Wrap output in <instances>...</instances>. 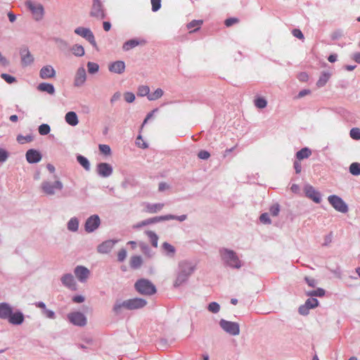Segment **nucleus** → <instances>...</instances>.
I'll return each instance as SVG.
<instances>
[{"mask_svg": "<svg viewBox=\"0 0 360 360\" xmlns=\"http://www.w3.org/2000/svg\"><path fill=\"white\" fill-rule=\"evenodd\" d=\"M267 102L262 97H258L255 100V105L258 108H264L266 106Z\"/></svg>", "mask_w": 360, "mask_h": 360, "instance_id": "42", "label": "nucleus"}, {"mask_svg": "<svg viewBox=\"0 0 360 360\" xmlns=\"http://www.w3.org/2000/svg\"><path fill=\"white\" fill-rule=\"evenodd\" d=\"M72 51L77 56H82L84 55V49L81 45H75L72 48Z\"/></svg>", "mask_w": 360, "mask_h": 360, "instance_id": "35", "label": "nucleus"}, {"mask_svg": "<svg viewBox=\"0 0 360 360\" xmlns=\"http://www.w3.org/2000/svg\"><path fill=\"white\" fill-rule=\"evenodd\" d=\"M99 150L102 153L105 155H110L111 152L110 146L105 144H100Z\"/></svg>", "mask_w": 360, "mask_h": 360, "instance_id": "49", "label": "nucleus"}, {"mask_svg": "<svg viewBox=\"0 0 360 360\" xmlns=\"http://www.w3.org/2000/svg\"><path fill=\"white\" fill-rule=\"evenodd\" d=\"M12 312V308L7 303L0 304V319H8Z\"/></svg>", "mask_w": 360, "mask_h": 360, "instance_id": "23", "label": "nucleus"}, {"mask_svg": "<svg viewBox=\"0 0 360 360\" xmlns=\"http://www.w3.org/2000/svg\"><path fill=\"white\" fill-rule=\"evenodd\" d=\"M304 192L306 196L312 200L316 203H319L321 202L320 193L316 191L313 186L309 185L307 186L304 188Z\"/></svg>", "mask_w": 360, "mask_h": 360, "instance_id": "13", "label": "nucleus"}, {"mask_svg": "<svg viewBox=\"0 0 360 360\" xmlns=\"http://www.w3.org/2000/svg\"><path fill=\"white\" fill-rule=\"evenodd\" d=\"M330 204L337 211L340 212L342 213H345L348 210L347 205L345 202L338 196L337 195H330L328 198Z\"/></svg>", "mask_w": 360, "mask_h": 360, "instance_id": "6", "label": "nucleus"}, {"mask_svg": "<svg viewBox=\"0 0 360 360\" xmlns=\"http://www.w3.org/2000/svg\"><path fill=\"white\" fill-rule=\"evenodd\" d=\"M51 131L50 127L47 124H42L39 127V133L41 135H46Z\"/></svg>", "mask_w": 360, "mask_h": 360, "instance_id": "44", "label": "nucleus"}, {"mask_svg": "<svg viewBox=\"0 0 360 360\" xmlns=\"http://www.w3.org/2000/svg\"><path fill=\"white\" fill-rule=\"evenodd\" d=\"M269 212L271 215H272L273 217L277 216L280 212L279 205L278 204L272 205L270 207Z\"/></svg>", "mask_w": 360, "mask_h": 360, "instance_id": "50", "label": "nucleus"}, {"mask_svg": "<svg viewBox=\"0 0 360 360\" xmlns=\"http://www.w3.org/2000/svg\"><path fill=\"white\" fill-rule=\"evenodd\" d=\"M61 281L65 286L75 288V283L72 275L65 274L62 277Z\"/></svg>", "mask_w": 360, "mask_h": 360, "instance_id": "26", "label": "nucleus"}, {"mask_svg": "<svg viewBox=\"0 0 360 360\" xmlns=\"http://www.w3.org/2000/svg\"><path fill=\"white\" fill-rule=\"evenodd\" d=\"M292 33L294 37H295L300 39H304V35H303L302 32H301V30L299 29H294L292 30Z\"/></svg>", "mask_w": 360, "mask_h": 360, "instance_id": "60", "label": "nucleus"}, {"mask_svg": "<svg viewBox=\"0 0 360 360\" xmlns=\"http://www.w3.org/2000/svg\"><path fill=\"white\" fill-rule=\"evenodd\" d=\"M136 290L143 295H151L155 293V285L148 280L141 278L135 283Z\"/></svg>", "mask_w": 360, "mask_h": 360, "instance_id": "3", "label": "nucleus"}, {"mask_svg": "<svg viewBox=\"0 0 360 360\" xmlns=\"http://www.w3.org/2000/svg\"><path fill=\"white\" fill-rule=\"evenodd\" d=\"M350 136L355 140L360 139V129L359 128H352L350 130Z\"/></svg>", "mask_w": 360, "mask_h": 360, "instance_id": "46", "label": "nucleus"}, {"mask_svg": "<svg viewBox=\"0 0 360 360\" xmlns=\"http://www.w3.org/2000/svg\"><path fill=\"white\" fill-rule=\"evenodd\" d=\"M147 235L149 237L153 246H154L155 248H157L158 247V236L153 231H148Z\"/></svg>", "mask_w": 360, "mask_h": 360, "instance_id": "41", "label": "nucleus"}, {"mask_svg": "<svg viewBox=\"0 0 360 360\" xmlns=\"http://www.w3.org/2000/svg\"><path fill=\"white\" fill-rule=\"evenodd\" d=\"M109 70L111 72L122 74L124 72L125 70V64L122 60L115 61L109 65Z\"/></svg>", "mask_w": 360, "mask_h": 360, "instance_id": "19", "label": "nucleus"}, {"mask_svg": "<svg viewBox=\"0 0 360 360\" xmlns=\"http://www.w3.org/2000/svg\"><path fill=\"white\" fill-rule=\"evenodd\" d=\"M145 43H146V41L144 40L139 41L136 39H131V40L127 41L126 43H124V44L123 45V49L125 51H128L131 49L134 48L135 46H136L139 44H145Z\"/></svg>", "mask_w": 360, "mask_h": 360, "instance_id": "28", "label": "nucleus"}, {"mask_svg": "<svg viewBox=\"0 0 360 360\" xmlns=\"http://www.w3.org/2000/svg\"><path fill=\"white\" fill-rule=\"evenodd\" d=\"M219 304L215 302H211L208 306V309L212 313H217L219 311Z\"/></svg>", "mask_w": 360, "mask_h": 360, "instance_id": "48", "label": "nucleus"}, {"mask_svg": "<svg viewBox=\"0 0 360 360\" xmlns=\"http://www.w3.org/2000/svg\"><path fill=\"white\" fill-rule=\"evenodd\" d=\"M349 172L352 174L357 176L360 174V163L353 162L349 166Z\"/></svg>", "mask_w": 360, "mask_h": 360, "instance_id": "34", "label": "nucleus"}, {"mask_svg": "<svg viewBox=\"0 0 360 360\" xmlns=\"http://www.w3.org/2000/svg\"><path fill=\"white\" fill-rule=\"evenodd\" d=\"M330 77V74L328 72H323L319 77V80L316 82V86L318 87L323 86L329 80Z\"/></svg>", "mask_w": 360, "mask_h": 360, "instance_id": "31", "label": "nucleus"}, {"mask_svg": "<svg viewBox=\"0 0 360 360\" xmlns=\"http://www.w3.org/2000/svg\"><path fill=\"white\" fill-rule=\"evenodd\" d=\"M304 279H305L307 283L309 285V286L313 287V288L316 286V280L314 279L313 278L305 277Z\"/></svg>", "mask_w": 360, "mask_h": 360, "instance_id": "62", "label": "nucleus"}, {"mask_svg": "<svg viewBox=\"0 0 360 360\" xmlns=\"http://www.w3.org/2000/svg\"><path fill=\"white\" fill-rule=\"evenodd\" d=\"M33 140V136L32 135H18L17 136V141L20 144H24L25 143L31 142Z\"/></svg>", "mask_w": 360, "mask_h": 360, "instance_id": "37", "label": "nucleus"}, {"mask_svg": "<svg viewBox=\"0 0 360 360\" xmlns=\"http://www.w3.org/2000/svg\"><path fill=\"white\" fill-rule=\"evenodd\" d=\"M75 274L79 281H84L89 277V271L84 266H79L75 268Z\"/></svg>", "mask_w": 360, "mask_h": 360, "instance_id": "20", "label": "nucleus"}, {"mask_svg": "<svg viewBox=\"0 0 360 360\" xmlns=\"http://www.w3.org/2000/svg\"><path fill=\"white\" fill-rule=\"evenodd\" d=\"M116 243L117 241L113 240H106L98 246V252L101 254L108 253L112 250Z\"/></svg>", "mask_w": 360, "mask_h": 360, "instance_id": "17", "label": "nucleus"}, {"mask_svg": "<svg viewBox=\"0 0 360 360\" xmlns=\"http://www.w3.org/2000/svg\"><path fill=\"white\" fill-rule=\"evenodd\" d=\"M142 258L140 256H132L130 259V266L132 269H138L139 268L142 264Z\"/></svg>", "mask_w": 360, "mask_h": 360, "instance_id": "30", "label": "nucleus"}, {"mask_svg": "<svg viewBox=\"0 0 360 360\" xmlns=\"http://www.w3.org/2000/svg\"><path fill=\"white\" fill-rule=\"evenodd\" d=\"M260 221L263 224H270L271 220L269 217V214L267 213H264L261 214L259 217Z\"/></svg>", "mask_w": 360, "mask_h": 360, "instance_id": "58", "label": "nucleus"}, {"mask_svg": "<svg viewBox=\"0 0 360 360\" xmlns=\"http://www.w3.org/2000/svg\"><path fill=\"white\" fill-rule=\"evenodd\" d=\"M153 11H158L161 7V0H150Z\"/></svg>", "mask_w": 360, "mask_h": 360, "instance_id": "53", "label": "nucleus"}, {"mask_svg": "<svg viewBox=\"0 0 360 360\" xmlns=\"http://www.w3.org/2000/svg\"><path fill=\"white\" fill-rule=\"evenodd\" d=\"M8 319L11 324L20 325L24 321V316L20 311H16L15 313L11 312Z\"/></svg>", "mask_w": 360, "mask_h": 360, "instance_id": "21", "label": "nucleus"}, {"mask_svg": "<svg viewBox=\"0 0 360 360\" xmlns=\"http://www.w3.org/2000/svg\"><path fill=\"white\" fill-rule=\"evenodd\" d=\"M136 144L141 148H146L148 147L147 144L143 141L142 137L139 136L136 141Z\"/></svg>", "mask_w": 360, "mask_h": 360, "instance_id": "56", "label": "nucleus"}, {"mask_svg": "<svg viewBox=\"0 0 360 360\" xmlns=\"http://www.w3.org/2000/svg\"><path fill=\"white\" fill-rule=\"evenodd\" d=\"M72 300H73L74 302L81 303V302H83L84 301V297H82V295H77V296H75L72 298Z\"/></svg>", "mask_w": 360, "mask_h": 360, "instance_id": "63", "label": "nucleus"}, {"mask_svg": "<svg viewBox=\"0 0 360 360\" xmlns=\"http://www.w3.org/2000/svg\"><path fill=\"white\" fill-rule=\"evenodd\" d=\"M75 33L85 38L91 44L96 47V41L93 32L89 28L79 27L75 30Z\"/></svg>", "mask_w": 360, "mask_h": 360, "instance_id": "8", "label": "nucleus"}, {"mask_svg": "<svg viewBox=\"0 0 360 360\" xmlns=\"http://www.w3.org/2000/svg\"><path fill=\"white\" fill-rule=\"evenodd\" d=\"M239 22V19L237 18H230L226 19L224 21V24L226 27H231L234 24H236Z\"/></svg>", "mask_w": 360, "mask_h": 360, "instance_id": "52", "label": "nucleus"}, {"mask_svg": "<svg viewBox=\"0 0 360 360\" xmlns=\"http://www.w3.org/2000/svg\"><path fill=\"white\" fill-rule=\"evenodd\" d=\"M97 172L103 177H108L112 174V168L109 164L102 162L98 165Z\"/></svg>", "mask_w": 360, "mask_h": 360, "instance_id": "14", "label": "nucleus"}, {"mask_svg": "<svg viewBox=\"0 0 360 360\" xmlns=\"http://www.w3.org/2000/svg\"><path fill=\"white\" fill-rule=\"evenodd\" d=\"M352 59L357 63H360V52L353 54Z\"/></svg>", "mask_w": 360, "mask_h": 360, "instance_id": "64", "label": "nucleus"}, {"mask_svg": "<svg viewBox=\"0 0 360 360\" xmlns=\"http://www.w3.org/2000/svg\"><path fill=\"white\" fill-rule=\"evenodd\" d=\"M162 249L169 255L173 256L175 253L174 247L167 242L162 244Z\"/></svg>", "mask_w": 360, "mask_h": 360, "instance_id": "33", "label": "nucleus"}, {"mask_svg": "<svg viewBox=\"0 0 360 360\" xmlns=\"http://www.w3.org/2000/svg\"><path fill=\"white\" fill-rule=\"evenodd\" d=\"M7 158L8 153L4 149H0V162H5Z\"/></svg>", "mask_w": 360, "mask_h": 360, "instance_id": "61", "label": "nucleus"}, {"mask_svg": "<svg viewBox=\"0 0 360 360\" xmlns=\"http://www.w3.org/2000/svg\"><path fill=\"white\" fill-rule=\"evenodd\" d=\"M311 155V151L308 148H303L296 153V158L299 160L309 158Z\"/></svg>", "mask_w": 360, "mask_h": 360, "instance_id": "29", "label": "nucleus"}, {"mask_svg": "<svg viewBox=\"0 0 360 360\" xmlns=\"http://www.w3.org/2000/svg\"><path fill=\"white\" fill-rule=\"evenodd\" d=\"M202 24V20H193L187 25V28L191 30V32L199 30Z\"/></svg>", "mask_w": 360, "mask_h": 360, "instance_id": "32", "label": "nucleus"}, {"mask_svg": "<svg viewBox=\"0 0 360 360\" xmlns=\"http://www.w3.org/2000/svg\"><path fill=\"white\" fill-rule=\"evenodd\" d=\"M210 153L206 150H200L198 154V157L202 160H207L210 158Z\"/></svg>", "mask_w": 360, "mask_h": 360, "instance_id": "57", "label": "nucleus"}, {"mask_svg": "<svg viewBox=\"0 0 360 360\" xmlns=\"http://www.w3.org/2000/svg\"><path fill=\"white\" fill-rule=\"evenodd\" d=\"M77 161L86 170L89 169L90 165L89 160L85 157L82 155L77 156Z\"/></svg>", "mask_w": 360, "mask_h": 360, "instance_id": "38", "label": "nucleus"}, {"mask_svg": "<svg viewBox=\"0 0 360 360\" xmlns=\"http://www.w3.org/2000/svg\"><path fill=\"white\" fill-rule=\"evenodd\" d=\"M26 5L31 11L36 20H40L43 18L44 11V7L41 4H34L31 1H28L26 2Z\"/></svg>", "mask_w": 360, "mask_h": 360, "instance_id": "7", "label": "nucleus"}, {"mask_svg": "<svg viewBox=\"0 0 360 360\" xmlns=\"http://www.w3.org/2000/svg\"><path fill=\"white\" fill-rule=\"evenodd\" d=\"M1 77L8 84H12L15 81V78L14 77L6 73L1 74Z\"/></svg>", "mask_w": 360, "mask_h": 360, "instance_id": "54", "label": "nucleus"}, {"mask_svg": "<svg viewBox=\"0 0 360 360\" xmlns=\"http://www.w3.org/2000/svg\"><path fill=\"white\" fill-rule=\"evenodd\" d=\"M68 318L75 326H84L86 324V318L79 311L70 313L68 315Z\"/></svg>", "mask_w": 360, "mask_h": 360, "instance_id": "9", "label": "nucleus"}, {"mask_svg": "<svg viewBox=\"0 0 360 360\" xmlns=\"http://www.w3.org/2000/svg\"><path fill=\"white\" fill-rule=\"evenodd\" d=\"M89 15L92 18L102 20L105 17V12L101 0H93Z\"/></svg>", "mask_w": 360, "mask_h": 360, "instance_id": "5", "label": "nucleus"}, {"mask_svg": "<svg viewBox=\"0 0 360 360\" xmlns=\"http://www.w3.org/2000/svg\"><path fill=\"white\" fill-rule=\"evenodd\" d=\"M65 118L66 122L71 126H76L79 122L77 114L72 111L68 112Z\"/></svg>", "mask_w": 360, "mask_h": 360, "instance_id": "25", "label": "nucleus"}, {"mask_svg": "<svg viewBox=\"0 0 360 360\" xmlns=\"http://www.w3.org/2000/svg\"><path fill=\"white\" fill-rule=\"evenodd\" d=\"M220 326L227 333L232 335H237L239 334L240 329L237 323L221 320L220 321Z\"/></svg>", "mask_w": 360, "mask_h": 360, "instance_id": "10", "label": "nucleus"}, {"mask_svg": "<svg viewBox=\"0 0 360 360\" xmlns=\"http://www.w3.org/2000/svg\"><path fill=\"white\" fill-rule=\"evenodd\" d=\"M37 89L40 91H45L49 93V94H53L55 92L53 86L49 83H41L37 86Z\"/></svg>", "mask_w": 360, "mask_h": 360, "instance_id": "27", "label": "nucleus"}, {"mask_svg": "<svg viewBox=\"0 0 360 360\" xmlns=\"http://www.w3.org/2000/svg\"><path fill=\"white\" fill-rule=\"evenodd\" d=\"M179 268L180 271L178 273L176 279L174 282L175 286H179L185 282L194 270L191 264L186 262H181L179 264Z\"/></svg>", "mask_w": 360, "mask_h": 360, "instance_id": "2", "label": "nucleus"}, {"mask_svg": "<svg viewBox=\"0 0 360 360\" xmlns=\"http://www.w3.org/2000/svg\"><path fill=\"white\" fill-rule=\"evenodd\" d=\"M39 76L43 79L53 78L56 76V71L51 65H46L40 70Z\"/></svg>", "mask_w": 360, "mask_h": 360, "instance_id": "16", "label": "nucleus"}, {"mask_svg": "<svg viewBox=\"0 0 360 360\" xmlns=\"http://www.w3.org/2000/svg\"><path fill=\"white\" fill-rule=\"evenodd\" d=\"M220 254L222 259L228 263L229 265L236 268L240 266V260L233 250L222 249L220 250Z\"/></svg>", "mask_w": 360, "mask_h": 360, "instance_id": "4", "label": "nucleus"}, {"mask_svg": "<svg viewBox=\"0 0 360 360\" xmlns=\"http://www.w3.org/2000/svg\"><path fill=\"white\" fill-rule=\"evenodd\" d=\"M124 99L128 103H132L135 100V96L133 93L127 92L124 95Z\"/></svg>", "mask_w": 360, "mask_h": 360, "instance_id": "55", "label": "nucleus"}, {"mask_svg": "<svg viewBox=\"0 0 360 360\" xmlns=\"http://www.w3.org/2000/svg\"><path fill=\"white\" fill-rule=\"evenodd\" d=\"M63 187V184L60 181H56L53 185L47 181H44L41 184L43 191L47 195H53L54 194V188L62 190Z\"/></svg>", "mask_w": 360, "mask_h": 360, "instance_id": "11", "label": "nucleus"}, {"mask_svg": "<svg viewBox=\"0 0 360 360\" xmlns=\"http://www.w3.org/2000/svg\"><path fill=\"white\" fill-rule=\"evenodd\" d=\"M41 159V153L34 149H30L26 153V160L29 163L39 162Z\"/></svg>", "mask_w": 360, "mask_h": 360, "instance_id": "15", "label": "nucleus"}, {"mask_svg": "<svg viewBox=\"0 0 360 360\" xmlns=\"http://www.w3.org/2000/svg\"><path fill=\"white\" fill-rule=\"evenodd\" d=\"M163 95V91L161 89H157L153 93L148 96L150 101H154L160 98Z\"/></svg>", "mask_w": 360, "mask_h": 360, "instance_id": "36", "label": "nucleus"}, {"mask_svg": "<svg viewBox=\"0 0 360 360\" xmlns=\"http://www.w3.org/2000/svg\"><path fill=\"white\" fill-rule=\"evenodd\" d=\"M22 63L24 65H29L34 61V58L27 49H23L20 51Z\"/></svg>", "mask_w": 360, "mask_h": 360, "instance_id": "22", "label": "nucleus"}, {"mask_svg": "<svg viewBox=\"0 0 360 360\" xmlns=\"http://www.w3.org/2000/svg\"><path fill=\"white\" fill-rule=\"evenodd\" d=\"M150 89L148 86H141L138 89V95L140 96H148Z\"/></svg>", "mask_w": 360, "mask_h": 360, "instance_id": "45", "label": "nucleus"}, {"mask_svg": "<svg viewBox=\"0 0 360 360\" xmlns=\"http://www.w3.org/2000/svg\"><path fill=\"white\" fill-rule=\"evenodd\" d=\"M127 251L125 249H121L117 252V260L119 262H123L127 257Z\"/></svg>", "mask_w": 360, "mask_h": 360, "instance_id": "51", "label": "nucleus"}, {"mask_svg": "<svg viewBox=\"0 0 360 360\" xmlns=\"http://www.w3.org/2000/svg\"><path fill=\"white\" fill-rule=\"evenodd\" d=\"M146 304V301L141 298H134L124 301L122 303L116 304L113 310L118 313L124 307L127 309H137L143 307Z\"/></svg>", "mask_w": 360, "mask_h": 360, "instance_id": "1", "label": "nucleus"}, {"mask_svg": "<svg viewBox=\"0 0 360 360\" xmlns=\"http://www.w3.org/2000/svg\"><path fill=\"white\" fill-rule=\"evenodd\" d=\"M163 203H156V204H147L145 207V211L148 213L153 214L160 211L163 207Z\"/></svg>", "mask_w": 360, "mask_h": 360, "instance_id": "24", "label": "nucleus"}, {"mask_svg": "<svg viewBox=\"0 0 360 360\" xmlns=\"http://www.w3.org/2000/svg\"><path fill=\"white\" fill-rule=\"evenodd\" d=\"M309 309L310 308L306 304H304V305L300 307L299 312L302 315H307L309 313Z\"/></svg>", "mask_w": 360, "mask_h": 360, "instance_id": "59", "label": "nucleus"}, {"mask_svg": "<svg viewBox=\"0 0 360 360\" xmlns=\"http://www.w3.org/2000/svg\"><path fill=\"white\" fill-rule=\"evenodd\" d=\"M86 71L84 68H79L76 72L75 77V85L77 86H80L86 81Z\"/></svg>", "mask_w": 360, "mask_h": 360, "instance_id": "18", "label": "nucleus"}, {"mask_svg": "<svg viewBox=\"0 0 360 360\" xmlns=\"http://www.w3.org/2000/svg\"><path fill=\"white\" fill-rule=\"evenodd\" d=\"M78 226H79V222H78L77 219L75 218L71 219L68 224V229L70 231H77L78 229Z\"/></svg>", "mask_w": 360, "mask_h": 360, "instance_id": "39", "label": "nucleus"}, {"mask_svg": "<svg viewBox=\"0 0 360 360\" xmlns=\"http://www.w3.org/2000/svg\"><path fill=\"white\" fill-rule=\"evenodd\" d=\"M88 72L90 74H94L98 71L99 66L97 63L93 62H89L87 63Z\"/></svg>", "mask_w": 360, "mask_h": 360, "instance_id": "40", "label": "nucleus"}, {"mask_svg": "<svg viewBox=\"0 0 360 360\" xmlns=\"http://www.w3.org/2000/svg\"><path fill=\"white\" fill-rule=\"evenodd\" d=\"M305 304L310 308L313 309L318 306L319 302L316 298H309L306 302Z\"/></svg>", "mask_w": 360, "mask_h": 360, "instance_id": "47", "label": "nucleus"}, {"mask_svg": "<svg viewBox=\"0 0 360 360\" xmlns=\"http://www.w3.org/2000/svg\"><path fill=\"white\" fill-rule=\"evenodd\" d=\"M325 294V290L322 288H318L314 290L309 291L307 292V295L308 296H317V297H322Z\"/></svg>", "mask_w": 360, "mask_h": 360, "instance_id": "43", "label": "nucleus"}, {"mask_svg": "<svg viewBox=\"0 0 360 360\" xmlns=\"http://www.w3.org/2000/svg\"><path fill=\"white\" fill-rule=\"evenodd\" d=\"M100 224V219L98 215H92L87 219L85 223V230L87 232H92L96 230Z\"/></svg>", "mask_w": 360, "mask_h": 360, "instance_id": "12", "label": "nucleus"}]
</instances>
